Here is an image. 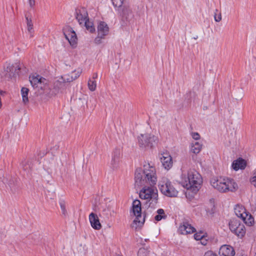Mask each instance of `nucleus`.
<instances>
[{"instance_id": "obj_16", "label": "nucleus", "mask_w": 256, "mask_h": 256, "mask_svg": "<svg viewBox=\"0 0 256 256\" xmlns=\"http://www.w3.org/2000/svg\"><path fill=\"white\" fill-rule=\"evenodd\" d=\"M98 34L106 37L109 32V28L104 22H100L97 27Z\"/></svg>"}, {"instance_id": "obj_14", "label": "nucleus", "mask_w": 256, "mask_h": 256, "mask_svg": "<svg viewBox=\"0 0 256 256\" xmlns=\"http://www.w3.org/2000/svg\"><path fill=\"white\" fill-rule=\"evenodd\" d=\"M89 220L92 227L96 230H99L102 228V225L100 222L99 218L98 216L92 212L89 215Z\"/></svg>"}, {"instance_id": "obj_40", "label": "nucleus", "mask_w": 256, "mask_h": 256, "mask_svg": "<svg viewBox=\"0 0 256 256\" xmlns=\"http://www.w3.org/2000/svg\"><path fill=\"white\" fill-rule=\"evenodd\" d=\"M206 236L205 235L204 237H203L200 240L202 244L204 246H206L207 244V239H206Z\"/></svg>"}, {"instance_id": "obj_1", "label": "nucleus", "mask_w": 256, "mask_h": 256, "mask_svg": "<svg viewBox=\"0 0 256 256\" xmlns=\"http://www.w3.org/2000/svg\"><path fill=\"white\" fill-rule=\"evenodd\" d=\"M135 186H143L140 192L139 196L143 200H152L157 202L158 194L155 192L154 186L157 182L156 169L154 167L146 163L144 165V169L138 168L135 172Z\"/></svg>"}, {"instance_id": "obj_7", "label": "nucleus", "mask_w": 256, "mask_h": 256, "mask_svg": "<svg viewBox=\"0 0 256 256\" xmlns=\"http://www.w3.org/2000/svg\"><path fill=\"white\" fill-rule=\"evenodd\" d=\"M30 81L34 88L43 89L44 88V85L46 84V80L38 75L30 76Z\"/></svg>"}, {"instance_id": "obj_9", "label": "nucleus", "mask_w": 256, "mask_h": 256, "mask_svg": "<svg viewBox=\"0 0 256 256\" xmlns=\"http://www.w3.org/2000/svg\"><path fill=\"white\" fill-rule=\"evenodd\" d=\"M161 164L162 167L166 170H170L173 165L172 157L168 152H164L161 154Z\"/></svg>"}, {"instance_id": "obj_13", "label": "nucleus", "mask_w": 256, "mask_h": 256, "mask_svg": "<svg viewBox=\"0 0 256 256\" xmlns=\"http://www.w3.org/2000/svg\"><path fill=\"white\" fill-rule=\"evenodd\" d=\"M219 254L220 256H234L235 252L232 246L224 244L220 248Z\"/></svg>"}, {"instance_id": "obj_43", "label": "nucleus", "mask_w": 256, "mask_h": 256, "mask_svg": "<svg viewBox=\"0 0 256 256\" xmlns=\"http://www.w3.org/2000/svg\"><path fill=\"white\" fill-rule=\"evenodd\" d=\"M167 217V216L164 214V210L162 209H161V220L166 219Z\"/></svg>"}, {"instance_id": "obj_22", "label": "nucleus", "mask_w": 256, "mask_h": 256, "mask_svg": "<svg viewBox=\"0 0 256 256\" xmlns=\"http://www.w3.org/2000/svg\"><path fill=\"white\" fill-rule=\"evenodd\" d=\"M202 144L200 142H193L190 145V152L194 154H198L202 150Z\"/></svg>"}, {"instance_id": "obj_17", "label": "nucleus", "mask_w": 256, "mask_h": 256, "mask_svg": "<svg viewBox=\"0 0 256 256\" xmlns=\"http://www.w3.org/2000/svg\"><path fill=\"white\" fill-rule=\"evenodd\" d=\"M132 213L134 216H142L141 202L138 200H135L132 202Z\"/></svg>"}, {"instance_id": "obj_46", "label": "nucleus", "mask_w": 256, "mask_h": 256, "mask_svg": "<svg viewBox=\"0 0 256 256\" xmlns=\"http://www.w3.org/2000/svg\"><path fill=\"white\" fill-rule=\"evenodd\" d=\"M254 256H256V254H255V255H254Z\"/></svg>"}, {"instance_id": "obj_41", "label": "nucleus", "mask_w": 256, "mask_h": 256, "mask_svg": "<svg viewBox=\"0 0 256 256\" xmlns=\"http://www.w3.org/2000/svg\"><path fill=\"white\" fill-rule=\"evenodd\" d=\"M158 214L155 216V220L156 221H160V208L158 209L156 211Z\"/></svg>"}, {"instance_id": "obj_24", "label": "nucleus", "mask_w": 256, "mask_h": 256, "mask_svg": "<svg viewBox=\"0 0 256 256\" xmlns=\"http://www.w3.org/2000/svg\"><path fill=\"white\" fill-rule=\"evenodd\" d=\"M135 216L136 218L132 224V227L136 229L138 228L141 227L143 225L144 220L142 219V216Z\"/></svg>"}, {"instance_id": "obj_18", "label": "nucleus", "mask_w": 256, "mask_h": 256, "mask_svg": "<svg viewBox=\"0 0 256 256\" xmlns=\"http://www.w3.org/2000/svg\"><path fill=\"white\" fill-rule=\"evenodd\" d=\"M121 156L120 150L116 148L114 150L112 154V159L111 164L114 168H116L120 161Z\"/></svg>"}, {"instance_id": "obj_27", "label": "nucleus", "mask_w": 256, "mask_h": 256, "mask_svg": "<svg viewBox=\"0 0 256 256\" xmlns=\"http://www.w3.org/2000/svg\"><path fill=\"white\" fill-rule=\"evenodd\" d=\"M83 24L84 25L86 30L92 33L95 31V28L92 22H90L88 18L84 22Z\"/></svg>"}, {"instance_id": "obj_25", "label": "nucleus", "mask_w": 256, "mask_h": 256, "mask_svg": "<svg viewBox=\"0 0 256 256\" xmlns=\"http://www.w3.org/2000/svg\"><path fill=\"white\" fill-rule=\"evenodd\" d=\"M241 218L248 226L252 225L254 222V218L252 217L251 214L247 212Z\"/></svg>"}, {"instance_id": "obj_45", "label": "nucleus", "mask_w": 256, "mask_h": 256, "mask_svg": "<svg viewBox=\"0 0 256 256\" xmlns=\"http://www.w3.org/2000/svg\"><path fill=\"white\" fill-rule=\"evenodd\" d=\"M253 176H256V170L254 172Z\"/></svg>"}, {"instance_id": "obj_6", "label": "nucleus", "mask_w": 256, "mask_h": 256, "mask_svg": "<svg viewBox=\"0 0 256 256\" xmlns=\"http://www.w3.org/2000/svg\"><path fill=\"white\" fill-rule=\"evenodd\" d=\"M20 70V67L18 64L16 63L14 64H6L4 67V71L0 73L1 78L4 76H11L12 74H15L18 72Z\"/></svg>"}, {"instance_id": "obj_19", "label": "nucleus", "mask_w": 256, "mask_h": 256, "mask_svg": "<svg viewBox=\"0 0 256 256\" xmlns=\"http://www.w3.org/2000/svg\"><path fill=\"white\" fill-rule=\"evenodd\" d=\"M25 17L26 22V30L30 38H32L34 36V29L33 28L32 20L31 18L27 14H26Z\"/></svg>"}, {"instance_id": "obj_26", "label": "nucleus", "mask_w": 256, "mask_h": 256, "mask_svg": "<svg viewBox=\"0 0 256 256\" xmlns=\"http://www.w3.org/2000/svg\"><path fill=\"white\" fill-rule=\"evenodd\" d=\"M29 92V90L28 88L26 87H22L21 89V94L22 96V101L24 104L28 102V94Z\"/></svg>"}, {"instance_id": "obj_44", "label": "nucleus", "mask_w": 256, "mask_h": 256, "mask_svg": "<svg viewBox=\"0 0 256 256\" xmlns=\"http://www.w3.org/2000/svg\"><path fill=\"white\" fill-rule=\"evenodd\" d=\"M97 77H98V74L96 73L94 74L93 76H92V78L95 79V78H97Z\"/></svg>"}, {"instance_id": "obj_47", "label": "nucleus", "mask_w": 256, "mask_h": 256, "mask_svg": "<svg viewBox=\"0 0 256 256\" xmlns=\"http://www.w3.org/2000/svg\"><path fill=\"white\" fill-rule=\"evenodd\" d=\"M2 92V91H0V92Z\"/></svg>"}, {"instance_id": "obj_38", "label": "nucleus", "mask_w": 256, "mask_h": 256, "mask_svg": "<svg viewBox=\"0 0 256 256\" xmlns=\"http://www.w3.org/2000/svg\"><path fill=\"white\" fill-rule=\"evenodd\" d=\"M204 256H217V255L211 250H208L206 252Z\"/></svg>"}, {"instance_id": "obj_35", "label": "nucleus", "mask_w": 256, "mask_h": 256, "mask_svg": "<svg viewBox=\"0 0 256 256\" xmlns=\"http://www.w3.org/2000/svg\"><path fill=\"white\" fill-rule=\"evenodd\" d=\"M82 72L81 70H74L70 74L72 76V77L74 78V80H75L78 78Z\"/></svg>"}, {"instance_id": "obj_10", "label": "nucleus", "mask_w": 256, "mask_h": 256, "mask_svg": "<svg viewBox=\"0 0 256 256\" xmlns=\"http://www.w3.org/2000/svg\"><path fill=\"white\" fill-rule=\"evenodd\" d=\"M76 18L80 24H83L84 22L88 18V14L86 9L84 8L76 9Z\"/></svg>"}, {"instance_id": "obj_39", "label": "nucleus", "mask_w": 256, "mask_h": 256, "mask_svg": "<svg viewBox=\"0 0 256 256\" xmlns=\"http://www.w3.org/2000/svg\"><path fill=\"white\" fill-rule=\"evenodd\" d=\"M250 182L252 185L256 188V176H252L250 179Z\"/></svg>"}, {"instance_id": "obj_29", "label": "nucleus", "mask_w": 256, "mask_h": 256, "mask_svg": "<svg viewBox=\"0 0 256 256\" xmlns=\"http://www.w3.org/2000/svg\"><path fill=\"white\" fill-rule=\"evenodd\" d=\"M59 204L63 214L65 215L67 213L66 210V202L64 199H60L59 200Z\"/></svg>"}, {"instance_id": "obj_11", "label": "nucleus", "mask_w": 256, "mask_h": 256, "mask_svg": "<svg viewBox=\"0 0 256 256\" xmlns=\"http://www.w3.org/2000/svg\"><path fill=\"white\" fill-rule=\"evenodd\" d=\"M66 39L68 41L70 44L74 46L77 42V36L75 32L72 28H69L64 32Z\"/></svg>"}, {"instance_id": "obj_23", "label": "nucleus", "mask_w": 256, "mask_h": 256, "mask_svg": "<svg viewBox=\"0 0 256 256\" xmlns=\"http://www.w3.org/2000/svg\"><path fill=\"white\" fill-rule=\"evenodd\" d=\"M234 213L236 216L242 218L246 212L244 207L241 204H236L234 208Z\"/></svg>"}, {"instance_id": "obj_42", "label": "nucleus", "mask_w": 256, "mask_h": 256, "mask_svg": "<svg viewBox=\"0 0 256 256\" xmlns=\"http://www.w3.org/2000/svg\"><path fill=\"white\" fill-rule=\"evenodd\" d=\"M28 4L30 8H34L35 5V0H28Z\"/></svg>"}, {"instance_id": "obj_31", "label": "nucleus", "mask_w": 256, "mask_h": 256, "mask_svg": "<svg viewBox=\"0 0 256 256\" xmlns=\"http://www.w3.org/2000/svg\"><path fill=\"white\" fill-rule=\"evenodd\" d=\"M60 80L63 81L66 84H67L68 82H70L74 80V78L72 77L71 74H66L64 75V76H62Z\"/></svg>"}, {"instance_id": "obj_4", "label": "nucleus", "mask_w": 256, "mask_h": 256, "mask_svg": "<svg viewBox=\"0 0 256 256\" xmlns=\"http://www.w3.org/2000/svg\"><path fill=\"white\" fill-rule=\"evenodd\" d=\"M138 144L144 150H153L156 148L159 142L158 136L152 134H140L138 136Z\"/></svg>"}, {"instance_id": "obj_36", "label": "nucleus", "mask_w": 256, "mask_h": 256, "mask_svg": "<svg viewBox=\"0 0 256 256\" xmlns=\"http://www.w3.org/2000/svg\"><path fill=\"white\" fill-rule=\"evenodd\" d=\"M191 136H192V138H193V139H194L196 140H198L200 138V136L198 132H192L191 134Z\"/></svg>"}, {"instance_id": "obj_15", "label": "nucleus", "mask_w": 256, "mask_h": 256, "mask_svg": "<svg viewBox=\"0 0 256 256\" xmlns=\"http://www.w3.org/2000/svg\"><path fill=\"white\" fill-rule=\"evenodd\" d=\"M117 10L124 20H128L133 16L132 10L128 7L122 6Z\"/></svg>"}, {"instance_id": "obj_30", "label": "nucleus", "mask_w": 256, "mask_h": 256, "mask_svg": "<svg viewBox=\"0 0 256 256\" xmlns=\"http://www.w3.org/2000/svg\"><path fill=\"white\" fill-rule=\"evenodd\" d=\"M113 6L115 8H117V10L122 7L124 0H112Z\"/></svg>"}, {"instance_id": "obj_28", "label": "nucleus", "mask_w": 256, "mask_h": 256, "mask_svg": "<svg viewBox=\"0 0 256 256\" xmlns=\"http://www.w3.org/2000/svg\"><path fill=\"white\" fill-rule=\"evenodd\" d=\"M154 254L144 248H140L138 252V256H153Z\"/></svg>"}, {"instance_id": "obj_2", "label": "nucleus", "mask_w": 256, "mask_h": 256, "mask_svg": "<svg viewBox=\"0 0 256 256\" xmlns=\"http://www.w3.org/2000/svg\"><path fill=\"white\" fill-rule=\"evenodd\" d=\"M179 182L188 190L196 193L200 188L202 180L201 176L196 171L182 169Z\"/></svg>"}, {"instance_id": "obj_37", "label": "nucleus", "mask_w": 256, "mask_h": 256, "mask_svg": "<svg viewBox=\"0 0 256 256\" xmlns=\"http://www.w3.org/2000/svg\"><path fill=\"white\" fill-rule=\"evenodd\" d=\"M214 20L216 22H219L222 20V15L220 12L218 13V14H216L214 16Z\"/></svg>"}, {"instance_id": "obj_33", "label": "nucleus", "mask_w": 256, "mask_h": 256, "mask_svg": "<svg viewBox=\"0 0 256 256\" xmlns=\"http://www.w3.org/2000/svg\"><path fill=\"white\" fill-rule=\"evenodd\" d=\"M206 235V233L203 231H200V232L196 233L194 236V238L196 240H200L203 237Z\"/></svg>"}, {"instance_id": "obj_20", "label": "nucleus", "mask_w": 256, "mask_h": 256, "mask_svg": "<svg viewBox=\"0 0 256 256\" xmlns=\"http://www.w3.org/2000/svg\"><path fill=\"white\" fill-rule=\"evenodd\" d=\"M68 86V84H66L62 80H58L54 84V90L58 94L62 93L66 89Z\"/></svg>"}, {"instance_id": "obj_8", "label": "nucleus", "mask_w": 256, "mask_h": 256, "mask_svg": "<svg viewBox=\"0 0 256 256\" xmlns=\"http://www.w3.org/2000/svg\"><path fill=\"white\" fill-rule=\"evenodd\" d=\"M161 192L166 196L174 197L176 196L178 192L173 187L170 182L166 181L164 184L161 186Z\"/></svg>"}, {"instance_id": "obj_3", "label": "nucleus", "mask_w": 256, "mask_h": 256, "mask_svg": "<svg viewBox=\"0 0 256 256\" xmlns=\"http://www.w3.org/2000/svg\"><path fill=\"white\" fill-rule=\"evenodd\" d=\"M212 186L220 192H234L238 185L234 180L225 176H214L210 180Z\"/></svg>"}, {"instance_id": "obj_12", "label": "nucleus", "mask_w": 256, "mask_h": 256, "mask_svg": "<svg viewBox=\"0 0 256 256\" xmlns=\"http://www.w3.org/2000/svg\"><path fill=\"white\" fill-rule=\"evenodd\" d=\"M196 231V229L191 224L188 222H184L181 224L178 228V232L182 234H187L193 233Z\"/></svg>"}, {"instance_id": "obj_21", "label": "nucleus", "mask_w": 256, "mask_h": 256, "mask_svg": "<svg viewBox=\"0 0 256 256\" xmlns=\"http://www.w3.org/2000/svg\"><path fill=\"white\" fill-rule=\"evenodd\" d=\"M246 166V162L242 158H238L234 161L232 164V167L235 170L244 169Z\"/></svg>"}, {"instance_id": "obj_34", "label": "nucleus", "mask_w": 256, "mask_h": 256, "mask_svg": "<svg viewBox=\"0 0 256 256\" xmlns=\"http://www.w3.org/2000/svg\"><path fill=\"white\" fill-rule=\"evenodd\" d=\"M105 38V37L102 36H100L98 34L97 36L94 39V42L95 44L98 45L102 43V40Z\"/></svg>"}, {"instance_id": "obj_5", "label": "nucleus", "mask_w": 256, "mask_h": 256, "mask_svg": "<svg viewBox=\"0 0 256 256\" xmlns=\"http://www.w3.org/2000/svg\"><path fill=\"white\" fill-rule=\"evenodd\" d=\"M229 228L232 232L240 238L244 237L246 234L245 226L236 219H232L229 222Z\"/></svg>"}, {"instance_id": "obj_32", "label": "nucleus", "mask_w": 256, "mask_h": 256, "mask_svg": "<svg viewBox=\"0 0 256 256\" xmlns=\"http://www.w3.org/2000/svg\"><path fill=\"white\" fill-rule=\"evenodd\" d=\"M96 86V83L94 80H89L88 81V87L90 90L94 91Z\"/></svg>"}]
</instances>
